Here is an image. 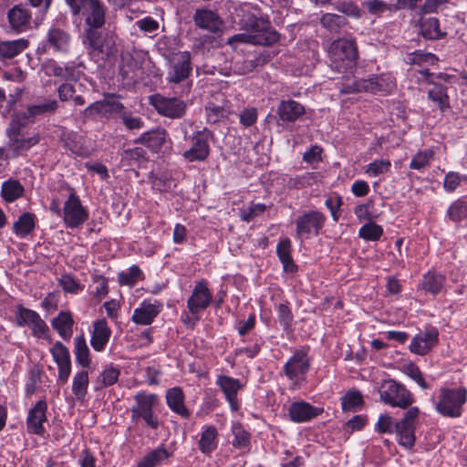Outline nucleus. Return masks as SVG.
Returning a JSON list of instances; mask_svg holds the SVG:
<instances>
[{
  "instance_id": "1",
  "label": "nucleus",
  "mask_w": 467,
  "mask_h": 467,
  "mask_svg": "<svg viewBox=\"0 0 467 467\" xmlns=\"http://www.w3.org/2000/svg\"><path fill=\"white\" fill-rule=\"evenodd\" d=\"M84 114L87 118L93 117L96 114L105 116L116 115L130 130H140L144 126V122L140 116H135L131 111L127 110L123 104L118 101L114 97L91 103L86 108Z\"/></svg>"
},
{
  "instance_id": "2",
  "label": "nucleus",
  "mask_w": 467,
  "mask_h": 467,
  "mask_svg": "<svg viewBox=\"0 0 467 467\" xmlns=\"http://www.w3.org/2000/svg\"><path fill=\"white\" fill-rule=\"evenodd\" d=\"M466 402L467 389L465 387H441L439 389L435 410L443 417L456 419L462 415L463 406Z\"/></svg>"
},
{
  "instance_id": "3",
  "label": "nucleus",
  "mask_w": 467,
  "mask_h": 467,
  "mask_svg": "<svg viewBox=\"0 0 467 467\" xmlns=\"http://www.w3.org/2000/svg\"><path fill=\"white\" fill-rule=\"evenodd\" d=\"M84 44L88 53L96 63H104L114 57L117 53L115 40L108 33L99 29H85Z\"/></svg>"
},
{
  "instance_id": "4",
  "label": "nucleus",
  "mask_w": 467,
  "mask_h": 467,
  "mask_svg": "<svg viewBox=\"0 0 467 467\" xmlns=\"http://www.w3.org/2000/svg\"><path fill=\"white\" fill-rule=\"evenodd\" d=\"M326 222V214L318 210L303 211L295 220V238L303 243L318 236Z\"/></svg>"
},
{
  "instance_id": "5",
  "label": "nucleus",
  "mask_w": 467,
  "mask_h": 467,
  "mask_svg": "<svg viewBox=\"0 0 467 467\" xmlns=\"http://www.w3.org/2000/svg\"><path fill=\"white\" fill-rule=\"evenodd\" d=\"M243 22L244 28L251 35V44L271 46L279 40V34L271 27L267 17L247 14Z\"/></svg>"
},
{
  "instance_id": "6",
  "label": "nucleus",
  "mask_w": 467,
  "mask_h": 467,
  "mask_svg": "<svg viewBox=\"0 0 467 467\" xmlns=\"http://www.w3.org/2000/svg\"><path fill=\"white\" fill-rule=\"evenodd\" d=\"M330 66L338 72L351 68L358 58V47L355 40L337 39L332 42L329 50Z\"/></svg>"
},
{
  "instance_id": "7",
  "label": "nucleus",
  "mask_w": 467,
  "mask_h": 467,
  "mask_svg": "<svg viewBox=\"0 0 467 467\" xmlns=\"http://www.w3.org/2000/svg\"><path fill=\"white\" fill-rule=\"evenodd\" d=\"M420 409L416 406L410 407L402 418L396 421V441L407 451H412L416 444L417 420Z\"/></svg>"
},
{
  "instance_id": "8",
  "label": "nucleus",
  "mask_w": 467,
  "mask_h": 467,
  "mask_svg": "<svg viewBox=\"0 0 467 467\" xmlns=\"http://www.w3.org/2000/svg\"><path fill=\"white\" fill-rule=\"evenodd\" d=\"M380 400L391 407L408 410L412 407L414 397L412 393L405 388L404 385L389 379L384 381L379 388Z\"/></svg>"
},
{
  "instance_id": "9",
  "label": "nucleus",
  "mask_w": 467,
  "mask_h": 467,
  "mask_svg": "<svg viewBox=\"0 0 467 467\" xmlns=\"http://www.w3.org/2000/svg\"><path fill=\"white\" fill-rule=\"evenodd\" d=\"M68 190L70 192L62 208V218L67 228L77 229L88 219L89 213L75 189L68 187Z\"/></svg>"
},
{
  "instance_id": "10",
  "label": "nucleus",
  "mask_w": 467,
  "mask_h": 467,
  "mask_svg": "<svg viewBox=\"0 0 467 467\" xmlns=\"http://www.w3.org/2000/svg\"><path fill=\"white\" fill-rule=\"evenodd\" d=\"M311 367L307 348L296 349L283 367L284 375L294 384L300 385L306 380Z\"/></svg>"
},
{
  "instance_id": "11",
  "label": "nucleus",
  "mask_w": 467,
  "mask_h": 467,
  "mask_svg": "<svg viewBox=\"0 0 467 467\" xmlns=\"http://www.w3.org/2000/svg\"><path fill=\"white\" fill-rule=\"evenodd\" d=\"M213 302V295L209 282L204 278L196 281L186 302L187 309L192 314H202Z\"/></svg>"
},
{
  "instance_id": "12",
  "label": "nucleus",
  "mask_w": 467,
  "mask_h": 467,
  "mask_svg": "<svg viewBox=\"0 0 467 467\" xmlns=\"http://www.w3.org/2000/svg\"><path fill=\"white\" fill-rule=\"evenodd\" d=\"M150 104L161 116L170 119H181L186 113V103L176 97L168 98L161 94L151 95Z\"/></svg>"
},
{
  "instance_id": "13",
  "label": "nucleus",
  "mask_w": 467,
  "mask_h": 467,
  "mask_svg": "<svg viewBox=\"0 0 467 467\" xmlns=\"http://www.w3.org/2000/svg\"><path fill=\"white\" fill-rule=\"evenodd\" d=\"M211 131L207 128L196 130L192 136V145L182 153L183 158L190 161H204L210 155L209 136Z\"/></svg>"
},
{
  "instance_id": "14",
  "label": "nucleus",
  "mask_w": 467,
  "mask_h": 467,
  "mask_svg": "<svg viewBox=\"0 0 467 467\" xmlns=\"http://www.w3.org/2000/svg\"><path fill=\"white\" fill-rule=\"evenodd\" d=\"M215 384L223 392L231 410L234 412L239 410L241 403L238 399V393L244 389V384L239 379L227 375H219L216 378Z\"/></svg>"
},
{
  "instance_id": "15",
  "label": "nucleus",
  "mask_w": 467,
  "mask_h": 467,
  "mask_svg": "<svg viewBox=\"0 0 467 467\" xmlns=\"http://www.w3.org/2000/svg\"><path fill=\"white\" fill-rule=\"evenodd\" d=\"M439 343V330L435 327H429L424 331L415 335L409 346L411 353L418 356H426Z\"/></svg>"
},
{
  "instance_id": "16",
  "label": "nucleus",
  "mask_w": 467,
  "mask_h": 467,
  "mask_svg": "<svg viewBox=\"0 0 467 467\" xmlns=\"http://www.w3.org/2000/svg\"><path fill=\"white\" fill-rule=\"evenodd\" d=\"M47 403L42 399L29 409L26 419V431L29 434L44 437L46 429L44 423L47 420Z\"/></svg>"
},
{
  "instance_id": "17",
  "label": "nucleus",
  "mask_w": 467,
  "mask_h": 467,
  "mask_svg": "<svg viewBox=\"0 0 467 467\" xmlns=\"http://www.w3.org/2000/svg\"><path fill=\"white\" fill-rule=\"evenodd\" d=\"M58 108L57 99H45L26 107L25 111H20L21 125H30L41 118L54 114Z\"/></svg>"
},
{
  "instance_id": "18",
  "label": "nucleus",
  "mask_w": 467,
  "mask_h": 467,
  "mask_svg": "<svg viewBox=\"0 0 467 467\" xmlns=\"http://www.w3.org/2000/svg\"><path fill=\"white\" fill-rule=\"evenodd\" d=\"M323 412V408L313 406L305 400L293 401L287 410L289 420L294 423L309 422Z\"/></svg>"
},
{
  "instance_id": "19",
  "label": "nucleus",
  "mask_w": 467,
  "mask_h": 467,
  "mask_svg": "<svg viewBox=\"0 0 467 467\" xmlns=\"http://www.w3.org/2000/svg\"><path fill=\"white\" fill-rule=\"evenodd\" d=\"M111 334V328L106 318L95 320L90 335V346L96 352H103L110 339Z\"/></svg>"
},
{
  "instance_id": "20",
  "label": "nucleus",
  "mask_w": 467,
  "mask_h": 467,
  "mask_svg": "<svg viewBox=\"0 0 467 467\" xmlns=\"http://www.w3.org/2000/svg\"><path fill=\"white\" fill-rule=\"evenodd\" d=\"M194 24L204 30L217 34L222 32L223 22L213 11L209 9H197L193 15Z\"/></svg>"
},
{
  "instance_id": "21",
  "label": "nucleus",
  "mask_w": 467,
  "mask_h": 467,
  "mask_svg": "<svg viewBox=\"0 0 467 467\" xmlns=\"http://www.w3.org/2000/svg\"><path fill=\"white\" fill-rule=\"evenodd\" d=\"M165 400L168 408L182 419L191 417V410L185 406V395L181 387H172L166 390Z\"/></svg>"
},
{
  "instance_id": "22",
  "label": "nucleus",
  "mask_w": 467,
  "mask_h": 467,
  "mask_svg": "<svg viewBox=\"0 0 467 467\" xmlns=\"http://www.w3.org/2000/svg\"><path fill=\"white\" fill-rule=\"evenodd\" d=\"M198 449L205 456H211L217 450L219 433L214 425H203L199 434Z\"/></svg>"
},
{
  "instance_id": "23",
  "label": "nucleus",
  "mask_w": 467,
  "mask_h": 467,
  "mask_svg": "<svg viewBox=\"0 0 467 467\" xmlns=\"http://www.w3.org/2000/svg\"><path fill=\"white\" fill-rule=\"evenodd\" d=\"M85 16L86 29H99L105 24L106 7L100 0H93L82 13Z\"/></svg>"
},
{
  "instance_id": "24",
  "label": "nucleus",
  "mask_w": 467,
  "mask_h": 467,
  "mask_svg": "<svg viewBox=\"0 0 467 467\" xmlns=\"http://www.w3.org/2000/svg\"><path fill=\"white\" fill-rule=\"evenodd\" d=\"M446 284V276L435 270H429L422 275L418 287L426 294L437 296L442 292Z\"/></svg>"
},
{
  "instance_id": "25",
  "label": "nucleus",
  "mask_w": 467,
  "mask_h": 467,
  "mask_svg": "<svg viewBox=\"0 0 467 467\" xmlns=\"http://www.w3.org/2000/svg\"><path fill=\"white\" fill-rule=\"evenodd\" d=\"M292 242L290 238H281L276 244V255L283 266V270L288 274H295L298 271V265L292 256Z\"/></svg>"
},
{
  "instance_id": "26",
  "label": "nucleus",
  "mask_w": 467,
  "mask_h": 467,
  "mask_svg": "<svg viewBox=\"0 0 467 467\" xmlns=\"http://www.w3.org/2000/svg\"><path fill=\"white\" fill-rule=\"evenodd\" d=\"M74 325L73 315L67 310L60 311L57 316L51 320L53 329L56 330L59 337L65 341H69L72 337Z\"/></svg>"
},
{
  "instance_id": "27",
  "label": "nucleus",
  "mask_w": 467,
  "mask_h": 467,
  "mask_svg": "<svg viewBox=\"0 0 467 467\" xmlns=\"http://www.w3.org/2000/svg\"><path fill=\"white\" fill-rule=\"evenodd\" d=\"M168 132L164 129H154L143 132L136 140L150 149L152 152L158 153L166 142Z\"/></svg>"
},
{
  "instance_id": "28",
  "label": "nucleus",
  "mask_w": 467,
  "mask_h": 467,
  "mask_svg": "<svg viewBox=\"0 0 467 467\" xmlns=\"http://www.w3.org/2000/svg\"><path fill=\"white\" fill-rule=\"evenodd\" d=\"M277 114L280 120L291 123L305 114V108L295 100H283L277 108Z\"/></svg>"
},
{
  "instance_id": "29",
  "label": "nucleus",
  "mask_w": 467,
  "mask_h": 467,
  "mask_svg": "<svg viewBox=\"0 0 467 467\" xmlns=\"http://www.w3.org/2000/svg\"><path fill=\"white\" fill-rule=\"evenodd\" d=\"M8 21L13 30L21 33L26 30L30 24L31 14L20 5H15L8 11Z\"/></svg>"
},
{
  "instance_id": "30",
  "label": "nucleus",
  "mask_w": 467,
  "mask_h": 467,
  "mask_svg": "<svg viewBox=\"0 0 467 467\" xmlns=\"http://www.w3.org/2000/svg\"><path fill=\"white\" fill-rule=\"evenodd\" d=\"M159 313L160 309L157 306L143 301L140 306L134 309L131 320L137 325L149 326Z\"/></svg>"
},
{
  "instance_id": "31",
  "label": "nucleus",
  "mask_w": 467,
  "mask_h": 467,
  "mask_svg": "<svg viewBox=\"0 0 467 467\" xmlns=\"http://www.w3.org/2000/svg\"><path fill=\"white\" fill-rule=\"evenodd\" d=\"M70 45V36L61 28L53 27L48 30L47 46L58 52H67Z\"/></svg>"
},
{
  "instance_id": "32",
  "label": "nucleus",
  "mask_w": 467,
  "mask_h": 467,
  "mask_svg": "<svg viewBox=\"0 0 467 467\" xmlns=\"http://www.w3.org/2000/svg\"><path fill=\"white\" fill-rule=\"evenodd\" d=\"M135 401L136 406L130 410L132 421H138L143 413H147L153 409L157 402V395L139 392L135 396Z\"/></svg>"
},
{
  "instance_id": "33",
  "label": "nucleus",
  "mask_w": 467,
  "mask_h": 467,
  "mask_svg": "<svg viewBox=\"0 0 467 467\" xmlns=\"http://www.w3.org/2000/svg\"><path fill=\"white\" fill-rule=\"evenodd\" d=\"M74 355L78 365L88 369L91 365L90 351L87 344L84 333L74 338Z\"/></svg>"
},
{
  "instance_id": "34",
  "label": "nucleus",
  "mask_w": 467,
  "mask_h": 467,
  "mask_svg": "<svg viewBox=\"0 0 467 467\" xmlns=\"http://www.w3.org/2000/svg\"><path fill=\"white\" fill-rule=\"evenodd\" d=\"M147 161V152L142 147L126 149L121 153L120 162L124 167L140 168L141 165Z\"/></svg>"
},
{
  "instance_id": "35",
  "label": "nucleus",
  "mask_w": 467,
  "mask_h": 467,
  "mask_svg": "<svg viewBox=\"0 0 467 467\" xmlns=\"http://www.w3.org/2000/svg\"><path fill=\"white\" fill-rule=\"evenodd\" d=\"M61 142L63 147L70 150L73 155L78 157H88L89 155L88 149L83 145L80 136L75 132H63Z\"/></svg>"
},
{
  "instance_id": "36",
  "label": "nucleus",
  "mask_w": 467,
  "mask_h": 467,
  "mask_svg": "<svg viewBox=\"0 0 467 467\" xmlns=\"http://www.w3.org/2000/svg\"><path fill=\"white\" fill-rule=\"evenodd\" d=\"M36 225V217L32 213H24L14 223L13 232L16 236L25 238L29 235Z\"/></svg>"
},
{
  "instance_id": "37",
  "label": "nucleus",
  "mask_w": 467,
  "mask_h": 467,
  "mask_svg": "<svg viewBox=\"0 0 467 467\" xmlns=\"http://www.w3.org/2000/svg\"><path fill=\"white\" fill-rule=\"evenodd\" d=\"M172 455L168 451L163 444L147 453L137 464V467H156L164 460L169 459Z\"/></svg>"
},
{
  "instance_id": "38",
  "label": "nucleus",
  "mask_w": 467,
  "mask_h": 467,
  "mask_svg": "<svg viewBox=\"0 0 467 467\" xmlns=\"http://www.w3.org/2000/svg\"><path fill=\"white\" fill-rule=\"evenodd\" d=\"M234 439L232 445L234 449L249 451L251 449V433L244 429L242 423L236 422L232 426Z\"/></svg>"
},
{
  "instance_id": "39",
  "label": "nucleus",
  "mask_w": 467,
  "mask_h": 467,
  "mask_svg": "<svg viewBox=\"0 0 467 467\" xmlns=\"http://www.w3.org/2000/svg\"><path fill=\"white\" fill-rule=\"evenodd\" d=\"M364 399L361 391L356 389H348L341 398L340 404L342 410L357 411L364 406Z\"/></svg>"
},
{
  "instance_id": "40",
  "label": "nucleus",
  "mask_w": 467,
  "mask_h": 467,
  "mask_svg": "<svg viewBox=\"0 0 467 467\" xmlns=\"http://www.w3.org/2000/svg\"><path fill=\"white\" fill-rule=\"evenodd\" d=\"M25 188L18 180L9 179L1 186V197L6 202H13L24 195Z\"/></svg>"
},
{
  "instance_id": "41",
  "label": "nucleus",
  "mask_w": 467,
  "mask_h": 467,
  "mask_svg": "<svg viewBox=\"0 0 467 467\" xmlns=\"http://www.w3.org/2000/svg\"><path fill=\"white\" fill-rule=\"evenodd\" d=\"M446 215L455 223L467 219V195L461 196L452 202L447 209Z\"/></svg>"
},
{
  "instance_id": "42",
  "label": "nucleus",
  "mask_w": 467,
  "mask_h": 467,
  "mask_svg": "<svg viewBox=\"0 0 467 467\" xmlns=\"http://www.w3.org/2000/svg\"><path fill=\"white\" fill-rule=\"evenodd\" d=\"M145 278L142 270L137 265H130L127 271L118 273V283L121 286L133 287L138 281Z\"/></svg>"
},
{
  "instance_id": "43",
  "label": "nucleus",
  "mask_w": 467,
  "mask_h": 467,
  "mask_svg": "<svg viewBox=\"0 0 467 467\" xmlns=\"http://www.w3.org/2000/svg\"><path fill=\"white\" fill-rule=\"evenodd\" d=\"M420 33L424 38L430 40H437L446 36V33L440 29L439 20L436 17L423 20L420 23Z\"/></svg>"
},
{
  "instance_id": "44",
  "label": "nucleus",
  "mask_w": 467,
  "mask_h": 467,
  "mask_svg": "<svg viewBox=\"0 0 467 467\" xmlns=\"http://www.w3.org/2000/svg\"><path fill=\"white\" fill-rule=\"evenodd\" d=\"M28 46L26 39H17L14 41L0 42V57L3 58H12L25 50Z\"/></svg>"
},
{
  "instance_id": "45",
  "label": "nucleus",
  "mask_w": 467,
  "mask_h": 467,
  "mask_svg": "<svg viewBox=\"0 0 467 467\" xmlns=\"http://www.w3.org/2000/svg\"><path fill=\"white\" fill-rule=\"evenodd\" d=\"M89 380L87 369L78 371L72 381V393L78 400H83L88 392Z\"/></svg>"
},
{
  "instance_id": "46",
  "label": "nucleus",
  "mask_w": 467,
  "mask_h": 467,
  "mask_svg": "<svg viewBox=\"0 0 467 467\" xmlns=\"http://www.w3.org/2000/svg\"><path fill=\"white\" fill-rule=\"evenodd\" d=\"M191 70L190 59L182 57V60L173 65L172 70L169 73L168 79L170 83L179 84L188 78Z\"/></svg>"
},
{
  "instance_id": "47",
  "label": "nucleus",
  "mask_w": 467,
  "mask_h": 467,
  "mask_svg": "<svg viewBox=\"0 0 467 467\" xmlns=\"http://www.w3.org/2000/svg\"><path fill=\"white\" fill-rule=\"evenodd\" d=\"M317 172L306 171L305 173L296 175V177H290L287 180L286 185L290 189L301 190L315 184L317 181Z\"/></svg>"
},
{
  "instance_id": "48",
  "label": "nucleus",
  "mask_w": 467,
  "mask_h": 467,
  "mask_svg": "<svg viewBox=\"0 0 467 467\" xmlns=\"http://www.w3.org/2000/svg\"><path fill=\"white\" fill-rule=\"evenodd\" d=\"M275 310L277 313L279 324L283 330L285 332L292 331L294 315L290 307V303L285 301V303L275 305Z\"/></svg>"
},
{
  "instance_id": "49",
  "label": "nucleus",
  "mask_w": 467,
  "mask_h": 467,
  "mask_svg": "<svg viewBox=\"0 0 467 467\" xmlns=\"http://www.w3.org/2000/svg\"><path fill=\"white\" fill-rule=\"evenodd\" d=\"M383 234V227L371 221L363 224L358 230V237L367 242L379 241Z\"/></svg>"
},
{
  "instance_id": "50",
  "label": "nucleus",
  "mask_w": 467,
  "mask_h": 467,
  "mask_svg": "<svg viewBox=\"0 0 467 467\" xmlns=\"http://www.w3.org/2000/svg\"><path fill=\"white\" fill-rule=\"evenodd\" d=\"M119 375L120 370L112 363L106 365L98 378L99 387L97 389L108 388L114 385L119 380Z\"/></svg>"
},
{
  "instance_id": "51",
  "label": "nucleus",
  "mask_w": 467,
  "mask_h": 467,
  "mask_svg": "<svg viewBox=\"0 0 467 467\" xmlns=\"http://www.w3.org/2000/svg\"><path fill=\"white\" fill-rule=\"evenodd\" d=\"M39 142V137L34 136L26 139L15 138L9 142V147L12 149L16 157L19 156L22 152L27 151L31 147Z\"/></svg>"
},
{
  "instance_id": "52",
  "label": "nucleus",
  "mask_w": 467,
  "mask_h": 467,
  "mask_svg": "<svg viewBox=\"0 0 467 467\" xmlns=\"http://www.w3.org/2000/svg\"><path fill=\"white\" fill-rule=\"evenodd\" d=\"M43 371L35 367L28 371V377L25 385V394L26 397H31L37 390L38 384L42 381Z\"/></svg>"
},
{
  "instance_id": "53",
  "label": "nucleus",
  "mask_w": 467,
  "mask_h": 467,
  "mask_svg": "<svg viewBox=\"0 0 467 467\" xmlns=\"http://www.w3.org/2000/svg\"><path fill=\"white\" fill-rule=\"evenodd\" d=\"M433 150H425L418 151L411 159L410 168L416 171H421L428 167L433 159Z\"/></svg>"
},
{
  "instance_id": "54",
  "label": "nucleus",
  "mask_w": 467,
  "mask_h": 467,
  "mask_svg": "<svg viewBox=\"0 0 467 467\" xmlns=\"http://www.w3.org/2000/svg\"><path fill=\"white\" fill-rule=\"evenodd\" d=\"M320 22L329 31L337 33L346 25L347 19L343 16L327 13L322 16Z\"/></svg>"
},
{
  "instance_id": "55",
  "label": "nucleus",
  "mask_w": 467,
  "mask_h": 467,
  "mask_svg": "<svg viewBox=\"0 0 467 467\" xmlns=\"http://www.w3.org/2000/svg\"><path fill=\"white\" fill-rule=\"evenodd\" d=\"M396 421L392 416L382 413L379 416L378 421L375 424V431L379 434H392L396 430Z\"/></svg>"
},
{
  "instance_id": "56",
  "label": "nucleus",
  "mask_w": 467,
  "mask_h": 467,
  "mask_svg": "<svg viewBox=\"0 0 467 467\" xmlns=\"http://www.w3.org/2000/svg\"><path fill=\"white\" fill-rule=\"evenodd\" d=\"M26 327H29L34 337L44 339L47 338L49 327L47 325V323L41 318L38 313L36 314V316L33 318V321L28 323Z\"/></svg>"
},
{
  "instance_id": "57",
  "label": "nucleus",
  "mask_w": 467,
  "mask_h": 467,
  "mask_svg": "<svg viewBox=\"0 0 467 467\" xmlns=\"http://www.w3.org/2000/svg\"><path fill=\"white\" fill-rule=\"evenodd\" d=\"M394 85L393 78L390 75H374L368 79L363 80L359 88H388Z\"/></svg>"
},
{
  "instance_id": "58",
  "label": "nucleus",
  "mask_w": 467,
  "mask_h": 467,
  "mask_svg": "<svg viewBox=\"0 0 467 467\" xmlns=\"http://www.w3.org/2000/svg\"><path fill=\"white\" fill-rule=\"evenodd\" d=\"M49 351L57 365L71 361L69 349L60 341H57Z\"/></svg>"
},
{
  "instance_id": "59",
  "label": "nucleus",
  "mask_w": 467,
  "mask_h": 467,
  "mask_svg": "<svg viewBox=\"0 0 467 467\" xmlns=\"http://www.w3.org/2000/svg\"><path fill=\"white\" fill-rule=\"evenodd\" d=\"M36 311L25 307L23 305H17L15 311V319L17 327H26L28 323L33 321Z\"/></svg>"
},
{
  "instance_id": "60",
  "label": "nucleus",
  "mask_w": 467,
  "mask_h": 467,
  "mask_svg": "<svg viewBox=\"0 0 467 467\" xmlns=\"http://www.w3.org/2000/svg\"><path fill=\"white\" fill-rule=\"evenodd\" d=\"M390 167L391 162L389 160L376 159L368 165L366 173L370 177H377L389 171Z\"/></svg>"
},
{
  "instance_id": "61",
  "label": "nucleus",
  "mask_w": 467,
  "mask_h": 467,
  "mask_svg": "<svg viewBox=\"0 0 467 467\" xmlns=\"http://www.w3.org/2000/svg\"><path fill=\"white\" fill-rule=\"evenodd\" d=\"M266 205L261 202L251 204L246 208L243 209L240 212V217L242 221L249 223L253 221L254 218L260 216L266 211Z\"/></svg>"
},
{
  "instance_id": "62",
  "label": "nucleus",
  "mask_w": 467,
  "mask_h": 467,
  "mask_svg": "<svg viewBox=\"0 0 467 467\" xmlns=\"http://www.w3.org/2000/svg\"><path fill=\"white\" fill-rule=\"evenodd\" d=\"M368 423L367 415H355L344 424V431L351 434L354 431H362Z\"/></svg>"
},
{
  "instance_id": "63",
  "label": "nucleus",
  "mask_w": 467,
  "mask_h": 467,
  "mask_svg": "<svg viewBox=\"0 0 467 467\" xmlns=\"http://www.w3.org/2000/svg\"><path fill=\"white\" fill-rule=\"evenodd\" d=\"M59 285L65 292L70 294H78L84 289V285L71 275H63Z\"/></svg>"
},
{
  "instance_id": "64",
  "label": "nucleus",
  "mask_w": 467,
  "mask_h": 467,
  "mask_svg": "<svg viewBox=\"0 0 467 467\" xmlns=\"http://www.w3.org/2000/svg\"><path fill=\"white\" fill-rule=\"evenodd\" d=\"M428 97L441 111L450 109V100L446 89H429Z\"/></svg>"
}]
</instances>
